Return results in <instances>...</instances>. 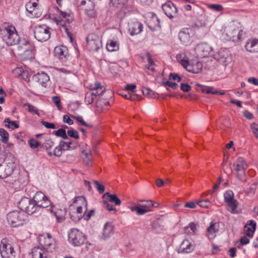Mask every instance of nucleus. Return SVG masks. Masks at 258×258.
Returning <instances> with one entry per match:
<instances>
[{
	"label": "nucleus",
	"mask_w": 258,
	"mask_h": 258,
	"mask_svg": "<svg viewBox=\"0 0 258 258\" xmlns=\"http://www.w3.org/2000/svg\"><path fill=\"white\" fill-rule=\"evenodd\" d=\"M226 39L234 42H240L243 39V32L240 23L237 21L230 22L224 29Z\"/></svg>",
	"instance_id": "1"
},
{
	"label": "nucleus",
	"mask_w": 258,
	"mask_h": 258,
	"mask_svg": "<svg viewBox=\"0 0 258 258\" xmlns=\"http://www.w3.org/2000/svg\"><path fill=\"white\" fill-rule=\"evenodd\" d=\"M0 36L8 46L15 45L20 40L15 28L8 25H4L0 27Z\"/></svg>",
	"instance_id": "2"
},
{
	"label": "nucleus",
	"mask_w": 258,
	"mask_h": 258,
	"mask_svg": "<svg viewBox=\"0 0 258 258\" xmlns=\"http://www.w3.org/2000/svg\"><path fill=\"white\" fill-rule=\"evenodd\" d=\"M16 159L11 153H7L4 161L0 164V177L5 178L11 175L15 167Z\"/></svg>",
	"instance_id": "3"
},
{
	"label": "nucleus",
	"mask_w": 258,
	"mask_h": 258,
	"mask_svg": "<svg viewBox=\"0 0 258 258\" xmlns=\"http://www.w3.org/2000/svg\"><path fill=\"white\" fill-rule=\"evenodd\" d=\"M89 88L91 92L87 93L85 97V101L87 104H92L95 98L101 95L105 90V88L98 82L91 84Z\"/></svg>",
	"instance_id": "4"
},
{
	"label": "nucleus",
	"mask_w": 258,
	"mask_h": 258,
	"mask_svg": "<svg viewBox=\"0 0 258 258\" xmlns=\"http://www.w3.org/2000/svg\"><path fill=\"white\" fill-rule=\"evenodd\" d=\"M68 239L74 246H79L84 243L86 236L78 229L72 228L68 232Z\"/></svg>",
	"instance_id": "5"
},
{
	"label": "nucleus",
	"mask_w": 258,
	"mask_h": 258,
	"mask_svg": "<svg viewBox=\"0 0 258 258\" xmlns=\"http://www.w3.org/2000/svg\"><path fill=\"white\" fill-rule=\"evenodd\" d=\"M26 215L23 211H13L7 215L9 223L13 227L22 225L26 219Z\"/></svg>",
	"instance_id": "6"
},
{
	"label": "nucleus",
	"mask_w": 258,
	"mask_h": 258,
	"mask_svg": "<svg viewBox=\"0 0 258 258\" xmlns=\"http://www.w3.org/2000/svg\"><path fill=\"white\" fill-rule=\"evenodd\" d=\"M18 207L23 212L32 215L39 209L34 202L28 198H23L18 203Z\"/></svg>",
	"instance_id": "7"
},
{
	"label": "nucleus",
	"mask_w": 258,
	"mask_h": 258,
	"mask_svg": "<svg viewBox=\"0 0 258 258\" xmlns=\"http://www.w3.org/2000/svg\"><path fill=\"white\" fill-rule=\"evenodd\" d=\"M0 254L2 258H16V251L7 239L1 240Z\"/></svg>",
	"instance_id": "8"
},
{
	"label": "nucleus",
	"mask_w": 258,
	"mask_h": 258,
	"mask_svg": "<svg viewBox=\"0 0 258 258\" xmlns=\"http://www.w3.org/2000/svg\"><path fill=\"white\" fill-rule=\"evenodd\" d=\"M34 48L30 44V42L24 40L17 46L15 49V52L20 56L24 57H32Z\"/></svg>",
	"instance_id": "9"
},
{
	"label": "nucleus",
	"mask_w": 258,
	"mask_h": 258,
	"mask_svg": "<svg viewBox=\"0 0 258 258\" xmlns=\"http://www.w3.org/2000/svg\"><path fill=\"white\" fill-rule=\"evenodd\" d=\"M34 34L38 41H46L50 37V28L45 25L37 26L34 28Z\"/></svg>",
	"instance_id": "10"
},
{
	"label": "nucleus",
	"mask_w": 258,
	"mask_h": 258,
	"mask_svg": "<svg viewBox=\"0 0 258 258\" xmlns=\"http://www.w3.org/2000/svg\"><path fill=\"white\" fill-rule=\"evenodd\" d=\"M38 241L40 247L47 252H51L55 248V242L49 234L40 235Z\"/></svg>",
	"instance_id": "11"
},
{
	"label": "nucleus",
	"mask_w": 258,
	"mask_h": 258,
	"mask_svg": "<svg viewBox=\"0 0 258 258\" xmlns=\"http://www.w3.org/2000/svg\"><path fill=\"white\" fill-rule=\"evenodd\" d=\"M86 41L88 49L92 51H97L102 46L99 37L94 33L89 34L86 38Z\"/></svg>",
	"instance_id": "12"
},
{
	"label": "nucleus",
	"mask_w": 258,
	"mask_h": 258,
	"mask_svg": "<svg viewBox=\"0 0 258 258\" xmlns=\"http://www.w3.org/2000/svg\"><path fill=\"white\" fill-rule=\"evenodd\" d=\"M214 57L218 62L225 66L232 61V58L229 51L225 48H221L219 50V51L214 54Z\"/></svg>",
	"instance_id": "13"
},
{
	"label": "nucleus",
	"mask_w": 258,
	"mask_h": 258,
	"mask_svg": "<svg viewBox=\"0 0 258 258\" xmlns=\"http://www.w3.org/2000/svg\"><path fill=\"white\" fill-rule=\"evenodd\" d=\"M248 165L244 159L242 157H239L235 163V171L236 177L240 180H242L245 175V171Z\"/></svg>",
	"instance_id": "14"
},
{
	"label": "nucleus",
	"mask_w": 258,
	"mask_h": 258,
	"mask_svg": "<svg viewBox=\"0 0 258 258\" xmlns=\"http://www.w3.org/2000/svg\"><path fill=\"white\" fill-rule=\"evenodd\" d=\"M33 200L39 209L47 208L50 205V202L48 198L41 191H37L35 193Z\"/></svg>",
	"instance_id": "15"
},
{
	"label": "nucleus",
	"mask_w": 258,
	"mask_h": 258,
	"mask_svg": "<svg viewBox=\"0 0 258 258\" xmlns=\"http://www.w3.org/2000/svg\"><path fill=\"white\" fill-rule=\"evenodd\" d=\"M73 203L79 205L77 206V213L83 217L87 211V202L86 199L83 196L77 197L75 198Z\"/></svg>",
	"instance_id": "16"
},
{
	"label": "nucleus",
	"mask_w": 258,
	"mask_h": 258,
	"mask_svg": "<svg viewBox=\"0 0 258 258\" xmlns=\"http://www.w3.org/2000/svg\"><path fill=\"white\" fill-rule=\"evenodd\" d=\"M197 55L201 57H205L212 51V48L207 43L198 44L195 48Z\"/></svg>",
	"instance_id": "17"
},
{
	"label": "nucleus",
	"mask_w": 258,
	"mask_h": 258,
	"mask_svg": "<svg viewBox=\"0 0 258 258\" xmlns=\"http://www.w3.org/2000/svg\"><path fill=\"white\" fill-rule=\"evenodd\" d=\"M202 67V63L200 61H197V60H194L190 61L188 60L187 64L184 68L189 72H191L194 74H198L201 72Z\"/></svg>",
	"instance_id": "18"
},
{
	"label": "nucleus",
	"mask_w": 258,
	"mask_h": 258,
	"mask_svg": "<svg viewBox=\"0 0 258 258\" xmlns=\"http://www.w3.org/2000/svg\"><path fill=\"white\" fill-rule=\"evenodd\" d=\"M162 8L165 14L168 17L172 18L176 16L177 10L173 3L168 2L163 4Z\"/></svg>",
	"instance_id": "19"
},
{
	"label": "nucleus",
	"mask_w": 258,
	"mask_h": 258,
	"mask_svg": "<svg viewBox=\"0 0 258 258\" xmlns=\"http://www.w3.org/2000/svg\"><path fill=\"white\" fill-rule=\"evenodd\" d=\"M194 249V245L188 240L185 239L179 246L177 252L178 253H189Z\"/></svg>",
	"instance_id": "20"
},
{
	"label": "nucleus",
	"mask_w": 258,
	"mask_h": 258,
	"mask_svg": "<svg viewBox=\"0 0 258 258\" xmlns=\"http://www.w3.org/2000/svg\"><path fill=\"white\" fill-rule=\"evenodd\" d=\"M48 253V252L40 246L34 247L31 251L33 258H47Z\"/></svg>",
	"instance_id": "21"
},
{
	"label": "nucleus",
	"mask_w": 258,
	"mask_h": 258,
	"mask_svg": "<svg viewBox=\"0 0 258 258\" xmlns=\"http://www.w3.org/2000/svg\"><path fill=\"white\" fill-rule=\"evenodd\" d=\"M245 48L247 51L251 53L258 52V39H248L245 45Z\"/></svg>",
	"instance_id": "22"
},
{
	"label": "nucleus",
	"mask_w": 258,
	"mask_h": 258,
	"mask_svg": "<svg viewBox=\"0 0 258 258\" xmlns=\"http://www.w3.org/2000/svg\"><path fill=\"white\" fill-rule=\"evenodd\" d=\"M143 25L138 22H131L128 24V30L131 35L140 33L143 29Z\"/></svg>",
	"instance_id": "23"
},
{
	"label": "nucleus",
	"mask_w": 258,
	"mask_h": 258,
	"mask_svg": "<svg viewBox=\"0 0 258 258\" xmlns=\"http://www.w3.org/2000/svg\"><path fill=\"white\" fill-rule=\"evenodd\" d=\"M33 78L42 86L45 87V84L49 80L48 75L44 73H39L33 76Z\"/></svg>",
	"instance_id": "24"
},
{
	"label": "nucleus",
	"mask_w": 258,
	"mask_h": 258,
	"mask_svg": "<svg viewBox=\"0 0 258 258\" xmlns=\"http://www.w3.org/2000/svg\"><path fill=\"white\" fill-rule=\"evenodd\" d=\"M69 140V141H61L59 142V144L62 148L63 151L72 150L76 149L78 146L77 142L70 140Z\"/></svg>",
	"instance_id": "25"
},
{
	"label": "nucleus",
	"mask_w": 258,
	"mask_h": 258,
	"mask_svg": "<svg viewBox=\"0 0 258 258\" xmlns=\"http://www.w3.org/2000/svg\"><path fill=\"white\" fill-rule=\"evenodd\" d=\"M51 212L55 216L58 222H61L64 220L65 215L66 214V211L64 209H55L54 210L51 209Z\"/></svg>",
	"instance_id": "26"
},
{
	"label": "nucleus",
	"mask_w": 258,
	"mask_h": 258,
	"mask_svg": "<svg viewBox=\"0 0 258 258\" xmlns=\"http://www.w3.org/2000/svg\"><path fill=\"white\" fill-rule=\"evenodd\" d=\"M102 198L108 200L110 202L113 203L117 206L121 204L120 200L115 194H110L109 192H106L103 195Z\"/></svg>",
	"instance_id": "27"
},
{
	"label": "nucleus",
	"mask_w": 258,
	"mask_h": 258,
	"mask_svg": "<svg viewBox=\"0 0 258 258\" xmlns=\"http://www.w3.org/2000/svg\"><path fill=\"white\" fill-rule=\"evenodd\" d=\"M66 48L64 46H56L54 49V55L59 59H62L66 55Z\"/></svg>",
	"instance_id": "28"
},
{
	"label": "nucleus",
	"mask_w": 258,
	"mask_h": 258,
	"mask_svg": "<svg viewBox=\"0 0 258 258\" xmlns=\"http://www.w3.org/2000/svg\"><path fill=\"white\" fill-rule=\"evenodd\" d=\"M178 36L180 41L184 44L188 43L190 41V37L188 29L180 31Z\"/></svg>",
	"instance_id": "29"
},
{
	"label": "nucleus",
	"mask_w": 258,
	"mask_h": 258,
	"mask_svg": "<svg viewBox=\"0 0 258 258\" xmlns=\"http://www.w3.org/2000/svg\"><path fill=\"white\" fill-rule=\"evenodd\" d=\"M228 205L227 210L232 214H238L239 212L237 210L239 203L236 200L227 203Z\"/></svg>",
	"instance_id": "30"
},
{
	"label": "nucleus",
	"mask_w": 258,
	"mask_h": 258,
	"mask_svg": "<svg viewBox=\"0 0 258 258\" xmlns=\"http://www.w3.org/2000/svg\"><path fill=\"white\" fill-rule=\"evenodd\" d=\"M130 209L133 212L136 211V213L139 215H143L151 211L149 209H144V208H142L138 205V206H131L130 207Z\"/></svg>",
	"instance_id": "31"
},
{
	"label": "nucleus",
	"mask_w": 258,
	"mask_h": 258,
	"mask_svg": "<svg viewBox=\"0 0 258 258\" xmlns=\"http://www.w3.org/2000/svg\"><path fill=\"white\" fill-rule=\"evenodd\" d=\"M37 1L38 0H30L28 2L25 6L26 11L32 14L38 6Z\"/></svg>",
	"instance_id": "32"
},
{
	"label": "nucleus",
	"mask_w": 258,
	"mask_h": 258,
	"mask_svg": "<svg viewBox=\"0 0 258 258\" xmlns=\"http://www.w3.org/2000/svg\"><path fill=\"white\" fill-rule=\"evenodd\" d=\"M113 233V227L111 224L106 223L104 226L103 234L105 237L110 236Z\"/></svg>",
	"instance_id": "33"
},
{
	"label": "nucleus",
	"mask_w": 258,
	"mask_h": 258,
	"mask_svg": "<svg viewBox=\"0 0 258 258\" xmlns=\"http://www.w3.org/2000/svg\"><path fill=\"white\" fill-rule=\"evenodd\" d=\"M82 158L84 163L89 166L92 162V155L90 152H87L85 151H83L82 153Z\"/></svg>",
	"instance_id": "34"
},
{
	"label": "nucleus",
	"mask_w": 258,
	"mask_h": 258,
	"mask_svg": "<svg viewBox=\"0 0 258 258\" xmlns=\"http://www.w3.org/2000/svg\"><path fill=\"white\" fill-rule=\"evenodd\" d=\"M87 5L89 6V9L85 8L86 14L90 17H94L96 16L95 12L94 10V4L91 1H88Z\"/></svg>",
	"instance_id": "35"
},
{
	"label": "nucleus",
	"mask_w": 258,
	"mask_h": 258,
	"mask_svg": "<svg viewBox=\"0 0 258 258\" xmlns=\"http://www.w3.org/2000/svg\"><path fill=\"white\" fill-rule=\"evenodd\" d=\"M177 60L184 68L187 64V62L188 60L187 57L184 53H180L176 55Z\"/></svg>",
	"instance_id": "36"
},
{
	"label": "nucleus",
	"mask_w": 258,
	"mask_h": 258,
	"mask_svg": "<svg viewBox=\"0 0 258 258\" xmlns=\"http://www.w3.org/2000/svg\"><path fill=\"white\" fill-rule=\"evenodd\" d=\"M197 224L190 223L188 226L184 227V232L187 234H195L197 230Z\"/></svg>",
	"instance_id": "37"
},
{
	"label": "nucleus",
	"mask_w": 258,
	"mask_h": 258,
	"mask_svg": "<svg viewBox=\"0 0 258 258\" xmlns=\"http://www.w3.org/2000/svg\"><path fill=\"white\" fill-rule=\"evenodd\" d=\"M138 205L144 209H149L152 207V206H154V203L151 200L143 201L141 200L139 201Z\"/></svg>",
	"instance_id": "38"
},
{
	"label": "nucleus",
	"mask_w": 258,
	"mask_h": 258,
	"mask_svg": "<svg viewBox=\"0 0 258 258\" xmlns=\"http://www.w3.org/2000/svg\"><path fill=\"white\" fill-rule=\"evenodd\" d=\"M146 56L147 57V62L149 63L148 66H147L146 67V68L148 70H151L152 72H154L155 71V69L153 67L154 66H155V62H154L153 59H152V58L151 57V55H150V54L149 53H147L146 54Z\"/></svg>",
	"instance_id": "39"
},
{
	"label": "nucleus",
	"mask_w": 258,
	"mask_h": 258,
	"mask_svg": "<svg viewBox=\"0 0 258 258\" xmlns=\"http://www.w3.org/2000/svg\"><path fill=\"white\" fill-rule=\"evenodd\" d=\"M224 201L227 203L234 200L233 192L231 190H227L224 194Z\"/></svg>",
	"instance_id": "40"
},
{
	"label": "nucleus",
	"mask_w": 258,
	"mask_h": 258,
	"mask_svg": "<svg viewBox=\"0 0 258 258\" xmlns=\"http://www.w3.org/2000/svg\"><path fill=\"white\" fill-rule=\"evenodd\" d=\"M106 49L109 51H113L118 49V46L116 41L111 40L106 45Z\"/></svg>",
	"instance_id": "41"
},
{
	"label": "nucleus",
	"mask_w": 258,
	"mask_h": 258,
	"mask_svg": "<svg viewBox=\"0 0 258 258\" xmlns=\"http://www.w3.org/2000/svg\"><path fill=\"white\" fill-rule=\"evenodd\" d=\"M54 134L56 136L61 137L64 140H69L66 130L63 128H60L56 131H54Z\"/></svg>",
	"instance_id": "42"
},
{
	"label": "nucleus",
	"mask_w": 258,
	"mask_h": 258,
	"mask_svg": "<svg viewBox=\"0 0 258 258\" xmlns=\"http://www.w3.org/2000/svg\"><path fill=\"white\" fill-rule=\"evenodd\" d=\"M4 122L8 123L6 124V127L12 128V130L19 127V125L15 121H11L9 118H6L4 120Z\"/></svg>",
	"instance_id": "43"
},
{
	"label": "nucleus",
	"mask_w": 258,
	"mask_h": 258,
	"mask_svg": "<svg viewBox=\"0 0 258 258\" xmlns=\"http://www.w3.org/2000/svg\"><path fill=\"white\" fill-rule=\"evenodd\" d=\"M24 105L28 107V111L29 112H30L32 114H36L38 116L40 115V114L38 112V109L35 106L32 105V104H31L29 103H25L24 104Z\"/></svg>",
	"instance_id": "44"
},
{
	"label": "nucleus",
	"mask_w": 258,
	"mask_h": 258,
	"mask_svg": "<svg viewBox=\"0 0 258 258\" xmlns=\"http://www.w3.org/2000/svg\"><path fill=\"white\" fill-rule=\"evenodd\" d=\"M0 136L2 137V141L4 143H7L9 140V134L4 128H0Z\"/></svg>",
	"instance_id": "45"
},
{
	"label": "nucleus",
	"mask_w": 258,
	"mask_h": 258,
	"mask_svg": "<svg viewBox=\"0 0 258 258\" xmlns=\"http://www.w3.org/2000/svg\"><path fill=\"white\" fill-rule=\"evenodd\" d=\"M216 223L211 222L210 226L207 228V232L209 234H213L218 231V228L216 226Z\"/></svg>",
	"instance_id": "46"
},
{
	"label": "nucleus",
	"mask_w": 258,
	"mask_h": 258,
	"mask_svg": "<svg viewBox=\"0 0 258 258\" xmlns=\"http://www.w3.org/2000/svg\"><path fill=\"white\" fill-rule=\"evenodd\" d=\"M201 91L207 94H218L219 93V91L214 90V88L212 87H204Z\"/></svg>",
	"instance_id": "47"
},
{
	"label": "nucleus",
	"mask_w": 258,
	"mask_h": 258,
	"mask_svg": "<svg viewBox=\"0 0 258 258\" xmlns=\"http://www.w3.org/2000/svg\"><path fill=\"white\" fill-rule=\"evenodd\" d=\"M67 135H68V137L69 136L75 139H79V135L78 131L73 128L68 130Z\"/></svg>",
	"instance_id": "48"
},
{
	"label": "nucleus",
	"mask_w": 258,
	"mask_h": 258,
	"mask_svg": "<svg viewBox=\"0 0 258 258\" xmlns=\"http://www.w3.org/2000/svg\"><path fill=\"white\" fill-rule=\"evenodd\" d=\"M197 204L201 207L206 208H209L211 205V202L208 200L199 201L197 202Z\"/></svg>",
	"instance_id": "49"
},
{
	"label": "nucleus",
	"mask_w": 258,
	"mask_h": 258,
	"mask_svg": "<svg viewBox=\"0 0 258 258\" xmlns=\"http://www.w3.org/2000/svg\"><path fill=\"white\" fill-rule=\"evenodd\" d=\"M103 206L106 208L109 211H112L113 213H115L116 209L115 208L113 207V206L108 203V201L105 200L103 202Z\"/></svg>",
	"instance_id": "50"
},
{
	"label": "nucleus",
	"mask_w": 258,
	"mask_h": 258,
	"mask_svg": "<svg viewBox=\"0 0 258 258\" xmlns=\"http://www.w3.org/2000/svg\"><path fill=\"white\" fill-rule=\"evenodd\" d=\"M74 118H75L78 121H79L81 125L87 127H92V125L91 123H86L83 119V117L80 116H76L74 117Z\"/></svg>",
	"instance_id": "51"
},
{
	"label": "nucleus",
	"mask_w": 258,
	"mask_h": 258,
	"mask_svg": "<svg viewBox=\"0 0 258 258\" xmlns=\"http://www.w3.org/2000/svg\"><path fill=\"white\" fill-rule=\"evenodd\" d=\"M28 144L32 149L36 148L40 145V143L34 139L29 140Z\"/></svg>",
	"instance_id": "52"
},
{
	"label": "nucleus",
	"mask_w": 258,
	"mask_h": 258,
	"mask_svg": "<svg viewBox=\"0 0 258 258\" xmlns=\"http://www.w3.org/2000/svg\"><path fill=\"white\" fill-rule=\"evenodd\" d=\"M62 151L63 150L59 144V145L54 148L53 154L55 156L60 157L62 153Z\"/></svg>",
	"instance_id": "53"
},
{
	"label": "nucleus",
	"mask_w": 258,
	"mask_h": 258,
	"mask_svg": "<svg viewBox=\"0 0 258 258\" xmlns=\"http://www.w3.org/2000/svg\"><path fill=\"white\" fill-rule=\"evenodd\" d=\"M94 184L99 193L102 194L104 192L105 187L103 184H100L98 181H94Z\"/></svg>",
	"instance_id": "54"
},
{
	"label": "nucleus",
	"mask_w": 258,
	"mask_h": 258,
	"mask_svg": "<svg viewBox=\"0 0 258 258\" xmlns=\"http://www.w3.org/2000/svg\"><path fill=\"white\" fill-rule=\"evenodd\" d=\"M70 218L75 222L79 221L82 218L81 215H79L75 212H70Z\"/></svg>",
	"instance_id": "55"
},
{
	"label": "nucleus",
	"mask_w": 258,
	"mask_h": 258,
	"mask_svg": "<svg viewBox=\"0 0 258 258\" xmlns=\"http://www.w3.org/2000/svg\"><path fill=\"white\" fill-rule=\"evenodd\" d=\"M163 85L164 87L168 86L169 87L173 89H175L178 87V84L176 83L170 82V81H166L165 82H163Z\"/></svg>",
	"instance_id": "56"
},
{
	"label": "nucleus",
	"mask_w": 258,
	"mask_h": 258,
	"mask_svg": "<svg viewBox=\"0 0 258 258\" xmlns=\"http://www.w3.org/2000/svg\"><path fill=\"white\" fill-rule=\"evenodd\" d=\"M127 0H110V3L114 7H118L119 5H124Z\"/></svg>",
	"instance_id": "57"
},
{
	"label": "nucleus",
	"mask_w": 258,
	"mask_h": 258,
	"mask_svg": "<svg viewBox=\"0 0 258 258\" xmlns=\"http://www.w3.org/2000/svg\"><path fill=\"white\" fill-rule=\"evenodd\" d=\"M52 99L53 102L57 106L58 109L60 110L61 109V106L60 105V100L59 97L57 96H53Z\"/></svg>",
	"instance_id": "58"
},
{
	"label": "nucleus",
	"mask_w": 258,
	"mask_h": 258,
	"mask_svg": "<svg viewBox=\"0 0 258 258\" xmlns=\"http://www.w3.org/2000/svg\"><path fill=\"white\" fill-rule=\"evenodd\" d=\"M209 8L217 12H221L223 10V7L221 5L212 4L209 5Z\"/></svg>",
	"instance_id": "59"
},
{
	"label": "nucleus",
	"mask_w": 258,
	"mask_h": 258,
	"mask_svg": "<svg viewBox=\"0 0 258 258\" xmlns=\"http://www.w3.org/2000/svg\"><path fill=\"white\" fill-rule=\"evenodd\" d=\"M143 94L145 96H153L154 95V92L148 88H144L142 90Z\"/></svg>",
	"instance_id": "60"
},
{
	"label": "nucleus",
	"mask_w": 258,
	"mask_h": 258,
	"mask_svg": "<svg viewBox=\"0 0 258 258\" xmlns=\"http://www.w3.org/2000/svg\"><path fill=\"white\" fill-rule=\"evenodd\" d=\"M255 230H254L252 228H250L249 226H247V225L245 226V234L247 236L251 237L253 235V234Z\"/></svg>",
	"instance_id": "61"
},
{
	"label": "nucleus",
	"mask_w": 258,
	"mask_h": 258,
	"mask_svg": "<svg viewBox=\"0 0 258 258\" xmlns=\"http://www.w3.org/2000/svg\"><path fill=\"white\" fill-rule=\"evenodd\" d=\"M169 79L176 81L177 82H179L181 80V77L176 73H170L169 75Z\"/></svg>",
	"instance_id": "62"
},
{
	"label": "nucleus",
	"mask_w": 258,
	"mask_h": 258,
	"mask_svg": "<svg viewBox=\"0 0 258 258\" xmlns=\"http://www.w3.org/2000/svg\"><path fill=\"white\" fill-rule=\"evenodd\" d=\"M191 87L190 85L187 84L181 83L180 84V89L185 92L189 91Z\"/></svg>",
	"instance_id": "63"
},
{
	"label": "nucleus",
	"mask_w": 258,
	"mask_h": 258,
	"mask_svg": "<svg viewBox=\"0 0 258 258\" xmlns=\"http://www.w3.org/2000/svg\"><path fill=\"white\" fill-rule=\"evenodd\" d=\"M53 146H54V143L50 139L46 140L45 141V143H44V147L46 149L51 148Z\"/></svg>",
	"instance_id": "64"
}]
</instances>
